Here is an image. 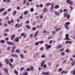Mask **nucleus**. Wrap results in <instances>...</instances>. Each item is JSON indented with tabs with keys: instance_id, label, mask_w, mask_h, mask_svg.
<instances>
[{
	"instance_id": "obj_1",
	"label": "nucleus",
	"mask_w": 75,
	"mask_h": 75,
	"mask_svg": "<svg viewBox=\"0 0 75 75\" xmlns=\"http://www.w3.org/2000/svg\"><path fill=\"white\" fill-rule=\"evenodd\" d=\"M7 44L9 45H15V44L13 42H11L10 41H8L6 42Z\"/></svg>"
},
{
	"instance_id": "obj_2",
	"label": "nucleus",
	"mask_w": 75,
	"mask_h": 75,
	"mask_svg": "<svg viewBox=\"0 0 75 75\" xmlns=\"http://www.w3.org/2000/svg\"><path fill=\"white\" fill-rule=\"evenodd\" d=\"M67 2L68 4H69L71 6H72L73 4V3L70 0H67Z\"/></svg>"
},
{
	"instance_id": "obj_3",
	"label": "nucleus",
	"mask_w": 75,
	"mask_h": 75,
	"mask_svg": "<svg viewBox=\"0 0 75 75\" xmlns=\"http://www.w3.org/2000/svg\"><path fill=\"white\" fill-rule=\"evenodd\" d=\"M66 40H70V39L68 38L69 37V34H66L65 35Z\"/></svg>"
},
{
	"instance_id": "obj_4",
	"label": "nucleus",
	"mask_w": 75,
	"mask_h": 75,
	"mask_svg": "<svg viewBox=\"0 0 75 75\" xmlns=\"http://www.w3.org/2000/svg\"><path fill=\"white\" fill-rule=\"evenodd\" d=\"M47 11H48V9H47V8L45 7L44 8L43 13H45L46 12H47Z\"/></svg>"
},
{
	"instance_id": "obj_5",
	"label": "nucleus",
	"mask_w": 75,
	"mask_h": 75,
	"mask_svg": "<svg viewBox=\"0 0 75 75\" xmlns=\"http://www.w3.org/2000/svg\"><path fill=\"white\" fill-rule=\"evenodd\" d=\"M54 14L56 16H59L60 14L59 13L58 11H55L54 12Z\"/></svg>"
},
{
	"instance_id": "obj_6",
	"label": "nucleus",
	"mask_w": 75,
	"mask_h": 75,
	"mask_svg": "<svg viewBox=\"0 0 75 75\" xmlns=\"http://www.w3.org/2000/svg\"><path fill=\"white\" fill-rule=\"evenodd\" d=\"M15 40L16 42H19V38L18 37L15 38Z\"/></svg>"
},
{
	"instance_id": "obj_7",
	"label": "nucleus",
	"mask_w": 75,
	"mask_h": 75,
	"mask_svg": "<svg viewBox=\"0 0 75 75\" xmlns=\"http://www.w3.org/2000/svg\"><path fill=\"white\" fill-rule=\"evenodd\" d=\"M62 28H61V27H59L58 28L56 29L55 31H58L61 30H62Z\"/></svg>"
},
{
	"instance_id": "obj_8",
	"label": "nucleus",
	"mask_w": 75,
	"mask_h": 75,
	"mask_svg": "<svg viewBox=\"0 0 75 75\" xmlns=\"http://www.w3.org/2000/svg\"><path fill=\"white\" fill-rule=\"evenodd\" d=\"M46 61H42V62L41 63V67H42L44 65V64H45V63L46 62Z\"/></svg>"
},
{
	"instance_id": "obj_9",
	"label": "nucleus",
	"mask_w": 75,
	"mask_h": 75,
	"mask_svg": "<svg viewBox=\"0 0 75 75\" xmlns=\"http://www.w3.org/2000/svg\"><path fill=\"white\" fill-rule=\"evenodd\" d=\"M51 48V45H48V46L46 48V50L47 51V50H49V49H50Z\"/></svg>"
},
{
	"instance_id": "obj_10",
	"label": "nucleus",
	"mask_w": 75,
	"mask_h": 75,
	"mask_svg": "<svg viewBox=\"0 0 75 75\" xmlns=\"http://www.w3.org/2000/svg\"><path fill=\"white\" fill-rule=\"evenodd\" d=\"M68 71H62L61 72V73L62 74H67L68 73Z\"/></svg>"
},
{
	"instance_id": "obj_11",
	"label": "nucleus",
	"mask_w": 75,
	"mask_h": 75,
	"mask_svg": "<svg viewBox=\"0 0 75 75\" xmlns=\"http://www.w3.org/2000/svg\"><path fill=\"white\" fill-rule=\"evenodd\" d=\"M25 26L28 30H29L30 29V28H30V25H25Z\"/></svg>"
},
{
	"instance_id": "obj_12",
	"label": "nucleus",
	"mask_w": 75,
	"mask_h": 75,
	"mask_svg": "<svg viewBox=\"0 0 75 75\" xmlns=\"http://www.w3.org/2000/svg\"><path fill=\"white\" fill-rule=\"evenodd\" d=\"M15 36H16L15 35H12L11 36V40H13V39H14V37H15Z\"/></svg>"
},
{
	"instance_id": "obj_13",
	"label": "nucleus",
	"mask_w": 75,
	"mask_h": 75,
	"mask_svg": "<svg viewBox=\"0 0 75 75\" xmlns=\"http://www.w3.org/2000/svg\"><path fill=\"white\" fill-rule=\"evenodd\" d=\"M59 8V5H56L55 6V9H57V8Z\"/></svg>"
},
{
	"instance_id": "obj_14",
	"label": "nucleus",
	"mask_w": 75,
	"mask_h": 75,
	"mask_svg": "<svg viewBox=\"0 0 75 75\" xmlns=\"http://www.w3.org/2000/svg\"><path fill=\"white\" fill-rule=\"evenodd\" d=\"M11 56H12V57H18V56L17 55V54H11Z\"/></svg>"
},
{
	"instance_id": "obj_15",
	"label": "nucleus",
	"mask_w": 75,
	"mask_h": 75,
	"mask_svg": "<svg viewBox=\"0 0 75 75\" xmlns=\"http://www.w3.org/2000/svg\"><path fill=\"white\" fill-rule=\"evenodd\" d=\"M53 3H47L46 4H45V6H49V5H51V4H52Z\"/></svg>"
},
{
	"instance_id": "obj_16",
	"label": "nucleus",
	"mask_w": 75,
	"mask_h": 75,
	"mask_svg": "<svg viewBox=\"0 0 75 75\" xmlns=\"http://www.w3.org/2000/svg\"><path fill=\"white\" fill-rule=\"evenodd\" d=\"M54 4H52V5L51 6V9H50V11H52V10L54 9Z\"/></svg>"
},
{
	"instance_id": "obj_17",
	"label": "nucleus",
	"mask_w": 75,
	"mask_h": 75,
	"mask_svg": "<svg viewBox=\"0 0 75 75\" xmlns=\"http://www.w3.org/2000/svg\"><path fill=\"white\" fill-rule=\"evenodd\" d=\"M65 44H71L72 43V42H71V41H67L65 42Z\"/></svg>"
},
{
	"instance_id": "obj_18",
	"label": "nucleus",
	"mask_w": 75,
	"mask_h": 75,
	"mask_svg": "<svg viewBox=\"0 0 75 75\" xmlns=\"http://www.w3.org/2000/svg\"><path fill=\"white\" fill-rule=\"evenodd\" d=\"M41 57L42 58H45V55L44 54H42Z\"/></svg>"
},
{
	"instance_id": "obj_19",
	"label": "nucleus",
	"mask_w": 75,
	"mask_h": 75,
	"mask_svg": "<svg viewBox=\"0 0 75 75\" xmlns=\"http://www.w3.org/2000/svg\"><path fill=\"white\" fill-rule=\"evenodd\" d=\"M62 46L61 45H59L57 46V49H59V48H62Z\"/></svg>"
},
{
	"instance_id": "obj_20",
	"label": "nucleus",
	"mask_w": 75,
	"mask_h": 75,
	"mask_svg": "<svg viewBox=\"0 0 75 75\" xmlns=\"http://www.w3.org/2000/svg\"><path fill=\"white\" fill-rule=\"evenodd\" d=\"M38 31H37L36 32H35V35L34 36V37H37V34H38Z\"/></svg>"
},
{
	"instance_id": "obj_21",
	"label": "nucleus",
	"mask_w": 75,
	"mask_h": 75,
	"mask_svg": "<svg viewBox=\"0 0 75 75\" xmlns=\"http://www.w3.org/2000/svg\"><path fill=\"white\" fill-rule=\"evenodd\" d=\"M30 68L31 71H33L34 70V67L33 66H31L30 67Z\"/></svg>"
},
{
	"instance_id": "obj_22",
	"label": "nucleus",
	"mask_w": 75,
	"mask_h": 75,
	"mask_svg": "<svg viewBox=\"0 0 75 75\" xmlns=\"http://www.w3.org/2000/svg\"><path fill=\"white\" fill-rule=\"evenodd\" d=\"M44 42L43 41H40L38 42V43H39V44H43Z\"/></svg>"
},
{
	"instance_id": "obj_23",
	"label": "nucleus",
	"mask_w": 75,
	"mask_h": 75,
	"mask_svg": "<svg viewBox=\"0 0 75 75\" xmlns=\"http://www.w3.org/2000/svg\"><path fill=\"white\" fill-rule=\"evenodd\" d=\"M5 10V8H2L0 9V13L2 12V11H4Z\"/></svg>"
},
{
	"instance_id": "obj_24",
	"label": "nucleus",
	"mask_w": 75,
	"mask_h": 75,
	"mask_svg": "<svg viewBox=\"0 0 75 75\" xmlns=\"http://www.w3.org/2000/svg\"><path fill=\"white\" fill-rule=\"evenodd\" d=\"M20 56L21 58H22V59H23V58H24V55H23V54H21L20 55Z\"/></svg>"
},
{
	"instance_id": "obj_25",
	"label": "nucleus",
	"mask_w": 75,
	"mask_h": 75,
	"mask_svg": "<svg viewBox=\"0 0 75 75\" xmlns=\"http://www.w3.org/2000/svg\"><path fill=\"white\" fill-rule=\"evenodd\" d=\"M14 72H15V74L16 75H18V72H17V71L16 70H14Z\"/></svg>"
},
{
	"instance_id": "obj_26",
	"label": "nucleus",
	"mask_w": 75,
	"mask_h": 75,
	"mask_svg": "<svg viewBox=\"0 0 75 75\" xmlns=\"http://www.w3.org/2000/svg\"><path fill=\"white\" fill-rule=\"evenodd\" d=\"M1 43L2 44H3L4 43H5V41L4 40H1Z\"/></svg>"
},
{
	"instance_id": "obj_27",
	"label": "nucleus",
	"mask_w": 75,
	"mask_h": 75,
	"mask_svg": "<svg viewBox=\"0 0 75 75\" xmlns=\"http://www.w3.org/2000/svg\"><path fill=\"white\" fill-rule=\"evenodd\" d=\"M36 29L37 28L35 27H33L32 29L33 31H35V30H36Z\"/></svg>"
},
{
	"instance_id": "obj_28",
	"label": "nucleus",
	"mask_w": 75,
	"mask_h": 75,
	"mask_svg": "<svg viewBox=\"0 0 75 75\" xmlns=\"http://www.w3.org/2000/svg\"><path fill=\"white\" fill-rule=\"evenodd\" d=\"M34 10V8H30V12H33Z\"/></svg>"
},
{
	"instance_id": "obj_29",
	"label": "nucleus",
	"mask_w": 75,
	"mask_h": 75,
	"mask_svg": "<svg viewBox=\"0 0 75 75\" xmlns=\"http://www.w3.org/2000/svg\"><path fill=\"white\" fill-rule=\"evenodd\" d=\"M64 26H65V28H66V29H67V30H69V28L67 26V25H64Z\"/></svg>"
},
{
	"instance_id": "obj_30",
	"label": "nucleus",
	"mask_w": 75,
	"mask_h": 75,
	"mask_svg": "<svg viewBox=\"0 0 75 75\" xmlns=\"http://www.w3.org/2000/svg\"><path fill=\"white\" fill-rule=\"evenodd\" d=\"M4 71L6 72H8V70L6 68H4Z\"/></svg>"
},
{
	"instance_id": "obj_31",
	"label": "nucleus",
	"mask_w": 75,
	"mask_h": 75,
	"mask_svg": "<svg viewBox=\"0 0 75 75\" xmlns=\"http://www.w3.org/2000/svg\"><path fill=\"white\" fill-rule=\"evenodd\" d=\"M16 13H17V11H15L13 12V16H15V15L16 14Z\"/></svg>"
},
{
	"instance_id": "obj_32",
	"label": "nucleus",
	"mask_w": 75,
	"mask_h": 75,
	"mask_svg": "<svg viewBox=\"0 0 75 75\" xmlns=\"http://www.w3.org/2000/svg\"><path fill=\"white\" fill-rule=\"evenodd\" d=\"M4 16H6L7 14V12L6 11H5L3 13Z\"/></svg>"
},
{
	"instance_id": "obj_33",
	"label": "nucleus",
	"mask_w": 75,
	"mask_h": 75,
	"mask_svg": "<svg viewBox=\"0 0 75 75\" xmlns=\"http://www.w3.org/2000/svg\"><path fill=\"white\" fill-rule=\"evenodd\" d=\"M5 61H6V63L7 64H9V60H8L7 59H5Z\"/></svg>"
},
{
	"instance_id": "obj_34",
	"label": "nucleus",
	"mask_w": 75,
	"mask_h": 75,
	"mask_svg": "<svg viewBox=\"0 0 75 75\" xmlns=\"http://www.w3.org/2000/svg\"><path fill=\"white\" fill-rule=\"evenodd\" d=\"M27 12H28V11H25L24 13V15H27Z\"/></svg>"
},
{
	"instance_id": "obj_35",
	"label": "nucleus",
	"mask_w": 75,
	"mask_h": 75,
	"mask_svg": "<svg viewBox=\"0 0 75 75\" xmlns=\"http://www.w3.org/2000/svg\"><path fill=\"white\" fill-rule=\"evenodd\" d=\"M25 23L26 24H29L30 23V21H27L25 22Z\"/></svg>"
},
{
	"instance_id": "obj_36",
	"label": "nucleus",
	"mask_w": 75,
	"mask_h": 75,
	"mask_svg": "<svg viewBox=\"0 0 75 75\" xmlns=\"http://www.w3.org/2000/svg\"><path fill=\"white\" fill-rule=\"evenodd\" d=\"M23 75H28V72H25L23 73Z\"/></svg>"
},
{
	"instance_id": "obj_37",
	"label": "nucleus",
	"mask_w": 75,
	"mask_h": 75,
	"mask_svg": "<svg viewBox=\"0 0 75 75\" xmlns=\"http://www.w3.org/2000/svg\"><path fill=\"white\" fill-rule=\"evenodd\" d=\"M67 13H64V17H67Z\"/></svg>"
},
{
	"instance_id": "obj_38",
	"label": "nucleus",
	"mask_w": 75,
	"mask_h": 75,
	"mask_svg": "<svg viewBox=\"0 0 75 75\" xmlns=\"http://www.w3.org/2000/svg\"><path fill=\"white\" fill-rule=\"evenodd\" d=\"M67 19H69V18L70 17V15L69 14L67 16Z\"/></svg>"
},
{
	"instance_id": "obj_39",
	"label": "nucleus",
	"mask_w": 75,
	"mask_h": 75,
	"mask_svg": "<svg viewBox=\"0 0 75 75\" xmlns=\"http://www.w3.org/2000/svg\"><path fill=\"white\" fill-rule=\"evenodd\" d=\"M72 74L73 75H75V68L74 69V71L72 72Z\"/></svg>"
},
{
	"instance_id": "obj_40",
	"label": "nucleus",
	"mask_w": 75,
	"mask_h": 75,
	"mask_svg": "<svg viewBox=\"0 0 75 75\" xmlns=\"http://www.w3.org/2000/svg\"><path fill=\"white\" fill-rule=\"evenodd\" d=\"M11 48V47H8L7 49H6V50L7 51H8V50H10V49Z\"/></svg>"
},
{
	"instance_id": "obj_41",
	"label": "nucleus",
	"mask_w": 75,
	"mask_h": 75,
	"mask_svg": "<svg viewBox=\"0 0 75 75\" xmlns=\"http://www.w3.org/2000/svg\"><path fill=\"white\" fill-rule=\"evenodd\" d=\"M45 74L46 75H49V71H47V72H45Z\"/></svg>"
},
{
	"instance_id": "obj_42",
	"label": "nucleus",
	"mask_w": 75,
	"mask_h": 75,
	"mask_svg": "<svg viewBox=\"0 0 75 75\" xmlns=\"http://www.w3.org/2000/svg\"><path fill=\"white\" fill-rule=\"evenodd\" d=\"M16 53H17V54H19V53H20V51L18 50H17L16 51Z\"/></svg>"
},
{
	"instance_id": "obj_43",
	"label": "nucleus",
	"mask_w": 75,
	"mask_h": 75,
	"mask_svg": "<svg viewBox=\"0 0 75 75\" xmlns=\"http://www.w3.org/2000/svg\"><path fill=\"white\" fill-rule=\"evenodd\" d=\"M66 53H69V51L68 50H66Z\"/></svg>"
},
{
	"instance_id": "obj_44",
	"label": "nucleus",
	"mask_w": 75,
	"mask_h": 75,
	"mask_svg": "<svg viewBox=\"0 0 75 75\" xmlns=\"http://www.w3.org/2000/svg\"><path fill=\"white\" fill-rule=\"evenodd\" d=\"M32 25H36V23L35 22H33V23H32Z\"/></svg>"
},
{
	"instance_id": "obj_45",
	"label": "nucleus",
	"mask_w": 75,
	"mask_h": 75,
	"mask_svg": "<svg viewBox=\"0 0 75 75\" xmlns=\"http://www.w3.org/2000/svg\"><path fill=\"white\" fill-rule=\"evenodd\" d=\"M47 64H45L44 65V66L43 67V68H46L47 67Z\"/></svg>"
},
{
	"instance_id": "obj_46",
	"label": "nucleus",
	"mask_w": 75,
	"mask_h": 75,
	"mask_svg": "<svg viewBox=\"0 0 75 75\" xmlns=\"http://www.w3.org/2000/svg\"><path fill=\"white\" fill-rule=\"evenodd\" d=\"M11 0H6V2L7 3H10V2H11Z\"/></svg>"
},
{
	"instance_id": "obj_47",
	"label": "nucleus",
	"mask_w": 75,
	"mask_h": 75,
	"mask_svg": "<svg viewBox=\"0 0 75 75\" xmlns=\"http://www.w3.org/2000/svg\"><path fill=\"white\" fill-rule=\"evenodd\" d=\"M62 69L60 68L59 69L58 71L59 72H61V71H62Z\"/></svg>"
},
{
	"instance_id": "obj_48",
	"label": "nucleus",
	"mask_w": 75,
	"mask_h": 75,
	"mask_svg": "<svg viewBox=\"0 0 75 75\" xmlns=\"http://www.w3.org/2000/svg\"><path fill=\"white\" fill-rule=\"evenodd\" d=\"M61 54L62 55H65V52H62L61 53Z\"/></svg>"
},
{
	"instance_id": "obj_49",
	"label": "nucleus",
	"mask_w": 75,
	"mask_h": 75,
	"mask_svg": "<svg viewBox=\"0 0 75 75\" xmlns=\"http://www.w3.org/2000/svg\"><path fill=\"white\" fill-rule=\"evenodd\" d=\"M24 35H25V33H23L21 34V36H24Z\"/></svg>"
},
{
	"instance_id": "obj_50",
	"label": "nucleus",
	"mask_w": 75,
	"mask_h": 75,
	"mask_svg": "<svg viewBox=\"0 0 75 75\" xmlns=\"http://www.w3.org/2000/svg\"><path fill=\"white\" fill-rule=\"evenodd\" d=\"M24 69V67H22V68H21L20 69L21 71H23Z\"/></svg>"
},
{
	"instance_id": "obj_51",
	"label": "nucleus",
	"mask_w": 75,
	"mask_h": 75,
	"mask_svg": "<svg viewBox=\"0 0 75 75\" xmlns=\"http://www.w3.org/2000/svg\"><path fill=\"white\" fill-rule=\"evenodd\" d=\"M19 18L21 20H22V19L23 18V16H20L19 17Z\"/></svg>"
},
{
	"instance_id": "obj_52",
	"label": "nucleus",
	"mask_w": 75,
	"mask_h": 75,
	"mask_svg": "<svg viewBox=\"0 0 75 75\" xmlns=\"http://www.w3.org/2000/svg\"><path fill=\"white\" fill-rule=\"evenodd\" d=\"M16 48V46H13L12 47V49L14 50H15V49Z\"/></svg>"
},
{
	"instance_id": "obj_53",
	"label": "nucleus",
	"mask_w": 75,
	"mask_h": 75,
	"mask_svg": "<svg viewBox=\"0 0 75 75\" xmlns=\"http://www.w3.org/2000/svg\"><path fill=\"white\" fill-rule=\"evenodd\" d=\"M10 62H13V59L11 58L10 59Z\"/></svg>"
},
{
	"instance_id": "obj_54",
	"label": "nucleus",
	"mask_w": 75,
	"mask_h": 75,
	"mask_svg": "<svg viewBox=\"0 0 75 75\" xmlns=\"http://www.w3.org/2000/svg\"><path fill=\"white\" fill-rule=\"evenodd\" d=\"M35 45L36 46H37V45H38V42H36L35 43Z\"/></svg>"
},
{
	"instance_id": "obj_55",
	"label": "nucleus",
	"mask_w": 75,
	"mask_h": 75,
	"mask_svg": "<svg viewBox=\"0 0 75 75\" xmlns=\"http://www.w3.org/2000/svg\"><path fill=\"white\" fill-rule=\"evenodd\" d=\"M70 24V23L69 22H67L66 23V25H69Z\"/></svg>"
},
{
	"instance_id": "obj_56",
	"label": "nucleus",
	"mask_w": 75,
	"mask_h": 75,
	"mask_svg": "<svg viewBox=\"0 0 75 75\" xmlns=\"http://www.w3.org/2000/svg\"><path fill=\"white\" fill-rule=\"evenodd\" d=\"M40 6L41 8H42V7H43V5L42 4H40Z\"/></svg>"
},
{
	"instance_id": "obj_57",
	"label": "nucleus",
	"mask_w": 75,
	"mask_h": 75,
	"mask_svg": "<svg viewBox=\"0 0 75 75\" xmlns=\"http://www.w3.org/2000/svg\"><path fill=\"white\" fill-rule=\"evenodd\" d=\"M7 35H8V34L7 33H5L4 34V37H5L6 36H7Z\"/></svg>"
},
{
	"instance_id": "obj_58",
	"label": "nucleus",
	"mask_w": 75,
	"mask_h": 75,
	"mask_svg": "<svg viewBox=\"0 0 75 75\" xmlns=\"http://www.w3.org/2000/svg\"><path fill=\"white\" fill-rule=\"evenodd\" d=\"M6 41H8L9 40V38H5Z\"/></svg>"
},
{
	"instance_id": "obj_59",
	"label": "nucleus",
	"mask_w": 75,
	"mask_h": 75,
	"mask_svg": "<svg viewBox=\"0 0 75 75\" xmlns=\"http://www.w3.org/2000/svg\"><path fill=\"white\" fill-rule=\"evenodd\" d=\"M33 34L32 33L30 35V38H31L33 37Z\"/></svg>"
},
{
	"instance_id": "obj_60",
	"label": "nucleus",
	"mask_w": 75,
	"mask_h": 75,
	"mask_svg": "<svg viewBox=\"0 0 75 75\" xmlns=\"http://www.w3.org/2000/svg\"><path fill=\"white\" fill-rule=\"evenodd\" d=\"M5 31L7 32L9 31V29H5Z\"/></svg>"
},
{
	"instance_id": "obj_61",
	"label": "nucleus",
	"mask_w": 75,
	"mask_h": 75,
	"mask_svg": "<svg viewBox=\"0 0 75 75\" xmlns=\"http://www.w3.org/2000/svg\"><path fill=\"white\" fill-rule=\"evenodd\" d=\"M26 0H24L23 3V4H25V3H26Z\"/></svg>"
},
{
	"instance_id": "obj_62",
	"label": "nucleus",
	"mask_w": 75,
	"mask_h": 75,
	"mask_svg": "<svg viewBox=\"0 0 75 75\" xmlns=\"http://www.w3.org/2000/svg\"><path fill=\"white\" fill-rule=\"evenodd\" d=\"M11 52H12V53H14V50L12 49L11 50Z\"/></svg>"
},
{
	"instance_id": "obj_63",
	"label": "nucleus",
	"mask_w": 75,
	"mask_h": 75,
	"mask_svg": "<svg viewBox=\"0 0 75 75\" xmlns=\"http://www.w3.org/2000/svg\"><path fill=\"white\" fill-rule=\"evenodd\" d=\"M43 18V15L41 16H40V19H42Z\"/></svg>"
},
{
	"instance_id": "obj_64",
	"label": "nucleus",
	"mask_w": 75,
	"mask_h": 75,
	"mask_svg": "<svg viewBox=\"0 0 75 75\" xmlns=\"http://www.w3.org/2000/svg\"><path fill=\"white\" fill-rule=\"evenodd\" d=\"M50 39H51V37H49L47 38V40H50Z\"/></svg>"
}]
</instances>
